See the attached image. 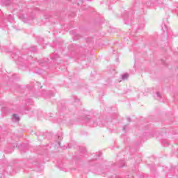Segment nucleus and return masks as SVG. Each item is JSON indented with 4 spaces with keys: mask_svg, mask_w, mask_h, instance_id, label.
<instances>
[{
    "mask_svg": "<svg viewBox=\"0 0 178 178\" xmlns=\"http://www.w3.org/2000/svg\"><path fill=\"white\" fill-rule=\"evenodd\" d=\"M128 122H130V120H129V118H128Z\"/></svg>",
    "mask_w": 178,
    "mask_h": 178,
    "instance_id": "9",
    "label": "nucleus"
},
{
    "mask_svg": "<svg viewBox=\"0 0 178 178\" xmlns=\"http://www.w3.org/2000/svg\"><path fill=\"white\" fill-rule=\"evenodd\" d=\"M20 118H19L18 115L13 114V122H19Z\"/></svg>",
    "mask_w": 178,
    "mask_h": 178,
    "instance_id": "1",
    "label": "nucleus"
},
{
    "mask_svg": "<svg viewBox=\"0 0 178 178\" xmlns=\"http://www.w3.org/2000/svg\"><path fill=\"white\" fill-rule=\"evenodd\" d=\"M129 79V74H124L122 75V80H127Z\"/></svg>",
    "mask_w": 178,
    "mask_h": 178,
    "instance_id": "2",
    "label": "nucleus"
},
{
    "mask_svg": "<svg viewBox=\"0 0 178 178\" xmlns=\"http://www.w3.org/2000/svg\"><path fill=\"white\" fill-rule=\"evenodd\" d=\"M89 123H90V124L92 123V120H90Z\"/></svg>",
    "mask_w": 178,
    "mask_h": 178,
    "instance_id": "7",
    "label": "nucleus"
},
{
    "mask_svg": "<svg viewBox=\"0 0 178 178\" xmlns=\"http://www.w3.org/2000/svg\"><path fill=\"white\" fill-rule=\"evenodd\" d=\"M127 128V125H125V126L123 127V130H126Z\"/></svg>",
    "mask_w": 178,
    "mask_h": 178,
    "instance_id": "6",
    "label": "nucleus"
},
{
    "mask_svg": "<svg viewBox=\"0 0 178 178\" xmlns=\"http://www.w3.org/2000/svg\"><path fill=\"white\" fill-rule=\"evenodd\" d=\"M97 124H98V123L97 122H94L92 124L93 127H95V126H97Z\"/></svg>",
    "mask_w": 178,
    "mask_h": 178,
    "instance_id": "4",
    "label": "nucleus"
},
{
    "mask_svg": "<svg viewBox=\"0 0 178 178\" xmlns=\"http://www.w3.org/2000/svg\"><path fill=\"white\" fill-rule=\"evenodd\" d=\"M58 138H60V140L62 139V137H60V136H58Z\"/></svg>",
    "mask_w": 178,
    "mask_h": 178,
    "instance_id": "8",
    "label": "nucleus"
},
{
    "mask_svg": "<svg viewBox=\"0 0 178 178\" xmlns=\"http://www.w3.org/2000/svg\"><path fill=\"white\" fill-rule=\"evenodd\" d=\"M165 29H167V26H166V25H163V26H162V30H164L165 31Z\"/></svg>",
    "mask_w": 178,
    "mask_h": 178,
    "instance_id": "5",
    "label": "nucleus"
},
{
    "mask_svg": "<svg viewBox=\"0 0 178 178\" xmlns=\"http://www.w3.org/2000/svg\"><path fill=\"white\" fill-rule=\"evenodd\" d=\"M123 166H124V165H122L121 168H123Z\"/></svg>",
    "mask_w": 178,
    "mask_h": 178,
    "instance_id": "10",
    "label": "nucleus"
},
{
    "mask_svg": "<svg viewBox=\"0 0 178 178\" xmlns=\"http://www.w3.org/2000/svg\"><path fill=\"white\" fill-rule=\"evenodd\" d=\"M161 98H162V95H161V93L159 92H157L156 95V99H161Z\"/></svg>",
    "mask_w": 178,
    "mask_h": 178,
    "instance_id": "3",
    "label": "nucleus"
}]
</instances>
